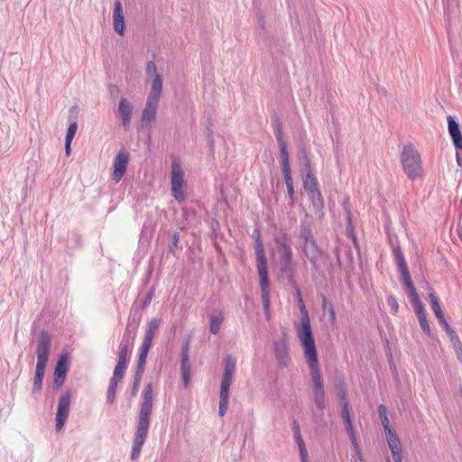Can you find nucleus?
<instances>
[{
    "label": "nucleus",
    "mask_w": 462,
    "mask_h": 462,
    "mask_svg": "<svg viewBox=\"0 0 462 462\" xmlns=\"http://www.w3.org/2000/svg\"><path fill=\"white\" fill-rule=\"evenodd\" d=\"M153 406V390L151 383H147L142 393V402L138 413L137 424L130 458L133 461L139 459L142 448L147 439Z\"/></svg>",
    "instance_id": "nucleus-1"
},
{
    "label": "nucleus",
    "mask_w": 462,
    "mask_h": 462,
    "mask_svg": "<svg viewBox=\"0 0 462 462\" xmlns=\"http://www.w3.org/2000/svg\"><path fill=\"white\" fill-rule=\"evenodd\" d=\"M254 247L256 256V266L260 279V289L263 310L267 317L270 314V291L267 270V260L265 257L264 248L261 241L260 233L255 230L254 233Z\"/></svg>",
    "instance_id": "nucleus-2"
},
{
    "label": "nucleus",
    "mask_w": 462,
    "mask_h": 462,
    "mask_svg": "<svg viewBox=\"0 0 462 462\" xmlns=\"http://www.w3.org/2000/svg\"><path fill=\"white\" fill-rule=\"evenodd\" d=\"M51 352V337L48 332L42 330L39 334L36 347L37 363L33 379L32 393H39L42 387V381L46 365Z\"/></svg>",
    "instance_id": "nucleus-3"
},
{
    "label": "nucleus",
    "mask_w": 462,
    "mask_h": 462,
    "mask_svg": "<svg viewBox=\"0 0 462 462\" xmlns=\"http://www.w3.org/2000/svg\"><path fill=\"white\" fill-rule=\"evenodd\" d=\"M296 333L303 347L304 356L309 366L319 365L310 317L300 318V323L296 325Z\"/></svg>",
    "instance_id": "nucleus-4"
},
{
    "label": "nucleus",
    "mask_w": 462,
    "mask_h": 462,
    "mask_svg": "<svg viewBox=\"0 0 462 462\" xmlns=\"http://www.w3.org/2000/svg\"><path fill=\"white\" fill-rule=\"evenodd\" d=\"M236 360L233 356H227L225 358L224 374L221 381L219 394L218 414L220 417H223L226 414L228 407L229 388L233 383V377L236 372Z\"/></svg>",
    "instance_id": "nucleus-5"
},
{
    "label": "nucleus",
    "mask_w": 462,
    "mask_h": 462,
    "mask_svg": "<svg viewBox=\"0 0 462 462\" xmlns=\"http://www.w3.org/2000/svg\"><path fill=\"white\" fill-rule=\"evenodd\" d=\"M401 162L403 171L409 179L415 180L421 175L422 166L420 156L411 144L403 147L401 154Z\"/></svg>",
    "instance_id": "nucleus-6"
},
{
    "label": "nucleus",
    "mask_w": 462,
    "mask_h": 462,
    "mask_svg": "<svg viewBox=\"0 0 462 462\" xmlns=\"http://www.w3.org/2000/svg\"><path fill=\"white\" fill-rule=\"evenodd\" d=\"M300 237L303 239L302 251L305 256L310 260L313 269L319 270L318 260L320 251L317 242L313 237L311 228L308 224L300 226Z\"/></svg>",
    "instance_id": "nucleus-7"
},
{
    "label": "nucleus",
    "mask_w": 462,
    "mask_h": 462,
    "mask_svg": "<svg viewBox=\"0 0 462 462\" xmlns=\"http://www.w3.org/2000/svg\"><path fill=\"white\" fill-rule=\"evenodd\" d=\"M310 374L313 383V402L319 411H324L326 409L327 403L325 398L324 382L319 372V365L310 366Z\"/></svg>",
    "instance_id": "nucleus-8"
},
{
    "label": "nucleus",
    "mask_w": 462,
    "mask_h": 462,
    "mask_svg": "<svg viewBox=\"0 0 462 462\" xmlns=\"http://www.w3.org/2000/svg\"><path fill=\"white\" fill-rule=\"evenodd\" d=\"M184 171L179 162L174 159L171 163V190L172 197L179 203L183 202L186 199L184 194Z\"/></svg>",
    "instance_id": "nucleus-9"
},
{
    "label": "nucleus",
    "mask_w": 462,
    "mask_h": 462,
    "mask_svg": "<svg viewBox=\"0 0 462 462\" xmlns=\"http://www.w3.org/2000/svg\"><path fill=\"white\" fill-rule=\"evenodd\" d=\"M161 95L162 92H158L157 87H154L153 91H150L141 116L143 127L155 120Z\"/></svg>",
    "instance_id": "nucleus-10"
},
{
    "label": "nucleus",
    "mask_w": 462,
    "mask_h": 462,
    "mask_svg": "<svg viewBox=\"0 0 462 462\" xmlns=\"http://www.w3.org/2000/svg\"><path fill=\"white\" fill-rule=\"evenodd\" d=\"M71 403V394L69 391L63 393L59 399V403L56 412V430H61L69 417V408Z\"/></svg>",
    "instance_id": "nucleus-11"
},
{
    "label": "nucleus",
    "mask_w": 462,
    "mask_h": 462,
    "mask_svg": "<svg viewBox=\"0 0 462 462\" xmlns=\"http://www.w3.org/2000/svg\"><path fill=\"white\" fill-rule=\"evenodd\" d=\"M129 161V152L125 148L121 149L114 159L112 180L115 182L117 183L122 180L126 171Z\"/></svg>",
    "instance_id": "nucleus-12"
},
{
    "label": "nucleus",
    "mask_w": 462,
    "mask_h": 462,
    "mask_svg": "<svg viewBox=\"0 0 462 462\" xmlns=\"http://www.w3.org/2000/svg\"><path fill=\"white\" fill-rule=\"evenodd\" d=\"M68 372V356H60L54 369L53 387L59 390L64 383Z\"/></svg>",
    "instance_id": "nucleus-13"
},
{
    "label": "nucleus",
    "mask_w": 462,
    "mask_h": 462,
    "mask_svg": "<svg viewBox=\"0 0 462 462\" xmlns=\"http://www.w3.org/2000/svg\"><path fill=\"white\" fill-rule=\"evenodd\" d=\"M292 250L281 253V272L290 282H294V264L292 262Z\"/></svg>",
    "instance_id": "nucleus-14"
},
{
    "label": "nucleus",
    "mask_w": 462,
    "mask_h": 462,
    "mask_svg": "<svg viewBox=\"0 0 462 462\" xmlns=\"http://www.w3.org/2000/svg\"><path fill=\"white\" fill-rule=\"evenodd\" d=\"M132 104L125 97H122L118 105L117 116L121 118L122 125L125 130L129 129L132 120Z\"/></svg>",
    "instance_id": "nucleus-15"
},
{
    "label": "nucleus",
    "mask_w": 462,
    "mask_h": 462,
    "mask_svg": "<svg viewBox=\"0 0 462 462\" xmlns=\"http://www.w3.org/2000/svg\"><path fill=\"white\" fill-rule=\"evenodd\" d=\"M341 408V416L346 427V430L349 436L350 441L354 448L356 450V452H359V445L356 437L353 422L351 420L349 405L342 406Z\"/></svg>",
    "instance_id": "nucleus-16"
},
{
    "label": "nucleus",
    "mask_w": 462,
    "mask_h": 462,
    "mask_svg": "<svg viewBox=\"0 0 462 462\" xmlns=\"http://www.w3.org/2000/svg\"><path fill=\"white\" fill-rule=\"evenodd\" d=\"M189 340H187L181 348V360H180V370L181 376L184 383V386L186 387L189 382L190 377V363L189 358Z\"/></svg>",
    "instance_id": "nucleus-17"
},
{
    "label": "nucleus",
    "mask_w": 462,
    "mask_h": 462,
    "mask_svg": "<svg viewBox=\"0 0 462 462\" xmlns=\"http://www.w3.org/2000/svg\"><path fill=\"white\" fill-rule=\"evenodd\" d=\"M385 435L394 462H402V446L398 435L394 430H391V432H385Z\"/></svg>",
    "instance_id": "nucleus-18"
},
{
    "label": "nucleus",
    "mask_w": 462,
    "mask_h": 462,
    "mask_svg": "<svg viewBox=\"0 0 462 462\" xmlns=\"http://www.w3.org/2000/svg\"><path fill=\"white\" fill-rule=\"evenodd\" d=\"M113 25L115 31L119 35H124L125 31V23L122 4L119 0H116L115 2V9L113 13Z\"/></svg>",
    "instance_id": "nucleus-19"
},
{
    "label": "nucleus",
    "mask_w": 462,
    "mask_h": 462,
    "mask_svg": "<svg viewBox=\"0 0 462 462\" xmlns=\"http://www.w3.org/2000/svg\"><path fill=\"white\" fill-rule=\"evenodd\" d=\"M448 133L457 150H462V134L458 123L451 116H448Z\"/></svg>",
    "instance_id": "nucleus-20"
},
{
    "label": "nucleus",
    "mask_w": 462,
    "mask_h": 462,
    "mask_svg": "<svg viewBox=\"0 0 462 462\" xmlns=\"http://www.w3.org/2000/svg\"><path fill=\"white\" fill-rule=\"evenodd\" d=\"M274 354L281 366H287L290 363L288 346L285 340L275 341L273 344Z\"/></svg>",
    "instance_id": "nucleus-21"
},
{
    "label": "nucleus",
    "mask_w": 462,
    "mask_h": 462,
    "mask_svg": "<svg viewBox=\"0 0 462 462\" xmlns=\"http://www.w3.org/2000/svg\"><path fill=\"white\" fill-rule=\"evenodd\" d=\"M146 74L149 78L152 79V87L150 91H153L154 87H157L158 92H162V80L158 73L156 64L153 60L146 63Z\"/></svg>",
    "instance_id": "nucleus-22"
},
{
    "label": "nucleus",
    "mask_w": 462,
    "mask_h": 462,
    "mask_svg": "<svg viewBox=\"0 0 462 462\" xmlns=\"http://www.w3.org/2000/svg\"><path fill=\"white\" fill-rule=\"evenodd\" d=\"M140 317L137 313H131L128 317L126 328L124 332V337L135 339L137 330L139 328Z\"/></svg>",
    "instance_id": "nucleus-23"
},
{
    "label": "nucleus",
    "mask_w": 462,
    "mask_h": 462,
    "mask_svg": "<svg viewBox=\"0 0 462 462\" xmlns=\"http://www.w3.org/2000/svg\"><path fill=\"white\" fill-rule=\"evenodd\" d=\"M225 320L224 313L221 310H213L209 316V331L217 335L221 329V326Z\"/></svg>",
    "instance_id": "nucleus-24"
},
{
    "label": "nucleus",
    "mask_w": 462,
    "mask_h": 462,
    "mask_svg": "<svg viewBox=\"0 0 462 462\" xmlns=\"http://www.w3.org/2000/svg\"><path fill=\"white\" fill-rule=\"evenodd\" d=\"M160 322H161V320L156 318H152L148 322L147 328L145 329V335H144L143 343L152 345V339L154 337L156 331L159 328Z\"/></svg>",
    "instance_id": "nucleus-25"
},
{
    "label": "nucleus",
    "mask_w": 462,
    "mask_h": 462,
    "mask_svg": "<svg viewBox=\"0 0 462 462\" xmlns=\"http://www.w3.org/2000/svg\"><path fill=\"white\" fill-rule=\"evenodd\" d=\"M335 389L337 393L339 403L342 406L349 405L346 394V386L343 378L338 377L335 381Z\"/></svg>",
    "instance_id": "nucleus-26"
},
{
    "label": "nucleus",
    "mask_w": 462,
    "mask_h": 462,
    "mask_svg": "<svg viewBox=\"0 0 462 462\" xmlns=\"http://www.w3.org/2000/svg\"><path fill=\"white\" fill-rule=\"evenodd\" d=\"M279 149L282 174L291 173L290 165V155L286 147V143H280Z\"/></svg>",
    "instance_id": "nucleus-27"
},
{
    "label": "nucleus",
    "mask_w": 462,
    "mask_h": 462,
    "mask_svg": "<svg viewBox=\"0 0 462 462\" xmlns=\"http://www.w3.org/2000/svg\"><path fill=\"white\" fill-rule=\"evenodd\" d=\"M306 167L308 168V171H307L306 175L303 177V186H304L306 192H308L310 190L318 189L319 184H318V181H317L315 176L313 175V172L311 171L309 162H307Z\"/></svg>",
    "instance_id": "nucleus-28"
},
{
    "label": "nucleus",
    "mask_w": 462,
    "mask_h": 462,
    "mask_svg": "<svg viewBox=\"0 0 462 462\" xmlns=\"http://www.w3.org/2000/svg\"><path fill=\"white\" fill-rule=\"evenodd\" d=\"M393 254L399 272L401 273L402 271L408 270L405 257L400 245H397L393 247Z\"/></svg>",
    "instance_id": "nucleus-29"
},
{
    "label": "nucleus",
    "mask_w": 462,
    "mask_h": 462,
    "mask_svg": "<svg viewBox=\"0 0 462 462\" xmlns=\"http://www.w3.org/2000/svg\"><path fill=\"white\" fill-rule=\"evenodd\" d=\"M275 243L279 246L280 253L287 252V250H291L290 246V238L287 234L283 232H280L275 236Z\"/></svg>",
    "instance_id": "nucleus-30"
},
{
    "label": "nucleus",
    "mask_w": 462,
    "mask_h": 462,
    "mask_svg": "<svg viewBox=\"0 0 462 462\" xmlns=\"http://www.w3.org/2000/svg\"><path fill=\"white\" fill-rule=\"evenodd\" d=\"M307 193L315 208L321 209L324 207V200L319 188L310 190Z\"/></svg>",
    "instance_id": "nucleus-31"
},
{
    "label": "nucleus",
    "mask_w": 462,
    "mask_h": 462,
    "mask_svg": "<svg viewBox=\"0 0 462 462\" xmlns=\"http://www.w3.org/2000/svg\"><path fill=\"white\" fill-rule=\"evenodd\" d=\"M151 346H152V345L142 343L140 349H139L136 368L144 369L148 352H149Z\"/></svg>",
    "instance_id": "nucleus-32"
},
{
    "label": "nucleus",
    "mask_w": 462,
    "mask_h": 462,
    "mask_svg": "<svg viewBox=\"0 0 462 462\" xmlns=\"http://www.w3.org/2000/svg\"><path fill=\"white\" fill-rule=\"evenodd\" d=\"M378 413L382 425L383 427L384 433L391 432V430H393V429L390 425V420L387 416V409L383 404H380L378 406Z\"/></svg>",
    "instance_id": "nucleus-33"
},
{
    "label": "nucleus",
    "mask_w": 462,
    "mask_h": 462,
    "mask_svg": "<svg viewBox=\"0 0 462 462\" xmlns=\"http://www.w3.org/2000/svg\"><path fill=\"white\" fill-rule=\"evenodd\" d=\"M429 300L431 304V309H432L437 319H443V317H444L443 312L441 310L439 300L434 292H430L429 294Z\"/></svg>",
    "instance_id": "nucleus-34"
},
{
    "label": "nucleus",
    "mask_w": 462,
    "mask_h": 462,
    "mask_svg": "<svg viewBox=\"0 0 462 462\" xmlns=\"http://www.w3.org/2000/svg\"><path fill=\"white\" fill-rule=\"evenodd\" d=\"M126 365H122V364L117 363L116 367H115V370H114V373H113V376L110 379V381L114 382V383H117L119 382H121V380L123 379L125 371L126 369Z\"/></svg>",
    "instance_id": "nucleus-35"
},
{
    "label": "nucleus",
    "mask_w": 462,
    "mask_h": 462,
    "mask_svg": "<svg viewBox=\"0 0 462 462\" xmlns=\"http://www.w3.org/2000/svg\"><path fill=\"white\" fill-rule=\"evenodd\" d=\"M295 439H296V442H297L298 447H299L301 461L302 462H307L308 452H307V449H306V447H305L304 440H303V439L301 437V434L296 435Z\"/></svg>",
    "instance_id": "nucleus-36"
},
{
    "label": "nucleus",
    "mask_w": 462,
    "mask_h": 462,
    "mask_svg": "<svg viewBox=\"0 0 462 462\" xmlns=\"http://www.w3.org/2000/svg\"><path fill=\"white\" fill-rule=\"evenodd\" d=\"M284 181L286 184L288 195L291 200L294 199V188L291 173L283 174Z\"/></svg>",
    "instance_id": "nucleus-37"
},
{
    "label": "nucleus",
    "mask_w": 462,
    "mask_h": 462,
    "mask_svg": "<svg viewBox=\"0 0 462 462\" xmlns=\"http://www.w3.org/2000/svg\"><path fill=\"white\" fill-rule=\"evenodd\" d=\"M118 383L114 382H109L108 389H107V395H106V402L109 404H112L115 402L116 394V388Z\"/></svg>",
    "instance_id": "nucleus-38"
},
{
    "label": "nucleus",
    "mask_w": 462,
    "mask_h": 462,
    "mask_svg": "<svg viewBox=\"0 0 462 462\" xmlns=\"http://www.w3.org/2000/svg\"><path fill=\"white\" fill-rule=\"evenodd\" d=\"M439 325L444 328V330L447 332V334L451 337V340H453V337H456V333L454 329L450 327V325L446 320L445 317L443 319H438Z\"/></svg>",
    "instance_id": "nucleus-39"
},
{
    "label": "nucleus",
    "mask_w": 462,
    "mask_h": 462,
    "mask_svg": "<svg viewBox=\"0 0 462 462\" xmlns=\"http://www.w3.org/2000/svg\"><path fill=\"white\" fill-rule=\"evenodd\" d=\"M131 350L119 346L117 363L122 365H127L128 354Z\"/></svg>",
    "instance_id": "nucleus-40"
},
{
    "label": "nucleus",
    "mask_w": 462,
    "mask_h": 462,
    "mask_svg": "<svg viewBox=\"0 0 462 462\" xmlns=\"http://www.w3.org/2000/svg\"><path fill=\"white\" fill-rule=\"evenodd\" d=\"M77 130H78V123L77 122H73V123L69 124L68 130H67L65 141L72 142Z\"/></svg>",
    "instance_id": "nucleus-41"
},
{
    "label": "nucleus",
    "mask_w": 462,
    "mask_h": 462,
    "mask_svg": "<svg viewBox=\"0 0 462 462\" xmlns=\"http://www.w3.org/2000/svg\"><path fill=\"white\" fill-rule=\"evenodd\" d=\"M413 303V306L415 308V312H416V315L418 317V319H420L422 317H426V312H425V310H424V306L422 304V302L420 301V299L412 301Z\"/></svg>",
    "instance_id": "nucleus-42"
},
{
    "label": "nucleus",
    "mask_w": 462,
    "mask_h": 462,
    "mask_svg": "<svg viewBox=\"0 0 462 462\" xmlns=\"http://www.w3.org/2000/svg\"><path fill=\"white\" fill-rule=\"evenodd\" d=\"M400 274H401V281L405 285V287L412 284V281H411L409 270L402 271L400 273Z\"/></svg>",
    "instance_id": "nucleus-43"
},
{
    "label": "nucleus",
    "mask_w": 462,
    "mask_h": 462,
    "mask_svg": "<svg viewBox=\"0 0 462 462\" xmlns=\"http://www.w3.org/2000/svg\"><path fill=\"white\" fill-rule=\"evenodd\" d=\"M134 338H130V337H126L123 336L121 342L119 344V346L131 350L134 346Z\"/></svg>",
    "instance_id": "nucleus-44"
},
{
    "label": "nucleus",
    "mask_w": 462,
    "mask_h": 462,
    "mask_svg": "<svg viewBox=\"0 0 462 462\" xmlns=\"http://www.w3.org/2000/svg\"><path fill=\"white\" fill-rule=\"evenodd\" d=\"M387 303L390 306L393 312L396 313L399 309V304L394 296L391 295L387 297Z\"/></svg>",
    "instance_id": "nucleus-45"
},
{
    "label": "nucleus",
    "mask_w": 462,
    "mask_h": 462,
    "mask_svg": "<svg viewBox=\"0 0 462 462\" xmlns=\"http://www.w3.org/2000/svg\"><path fill=\"white\" fill-rule=\"evenodd\" d=\"M275 135L278 142V145H280V143H285L283 140L282 128L281 124H277L275 126Z\"/></svg>",
    "instance_id": "nucleus-46"
},
{
    "label": "nucleus",
    "mask_w": 462,
    "mask_h": 462,
    "mask_svg": "<svg viewBox=\"0 0 462 462\" xmlns=\"http://www.w3.org/2000/svg\"><path fill=\"white\" fill-rule=\"evenodd\" d=\"M418 320H419L420 326L421 329L423 330V332L430 334V324L427 320V318L422 317L420 319H418Z\"/></svg>",
    "instance_id": "nucleus-47"
},
{
    "label": "nucleus",
    "mask_w": 462,
    "mask_h": 462,
    "mask_svg": "<svg viewBox=\"0 0 462 462\" xmlns=\"http://www.w3.org/2000/svg\"><path fill=\"white\" fill-rule=\"evenodd\" d=\"M179 239H180L179 233H177V232L174 233L173 236H172V241H171V245H169V252L170 253H172V254L174 253L175 248L178 245Z\"/></svg>",
    "instance_id": "nucleus-48"
},
{
    "label": "nucleus",
    "mask_w": 462,
    "mask_h": 462,
    "mask_svg": "<svg viewBox=\"0 0 462 462\" xmlns=\"http://www.w3.org/2000/svg\"><path fill=\"white\" fill-rule=\"evenodd\" d=\"M406 290H407V291H408V293H409V295L411 297V302L416 300H418V299H420L419 295H418V293L416 291V288L413 285V283L411 285H410V286H407Z\"/></svg>",
    "instance_id": "nucleus-49"
},
{
    "label": "nucleus",
    "mask_w": 462,
    "mask_h": 462,
    "mask_svg": "<svg viewBox=\"0 0 462 462\" xmlns=\"http://www.w3.org/2000/svg\"><path fill=\"white\" fill-rule=\"evenodd\" d=\"M298 303H299V308H300V318L310 317L309 312L306 309L303 298L298 300Z\"/></svg>",
    "instance_id": "nucleus-50"
},
{
    "label": "nucleus",
    "mask_w": 462,
    "mask_h": 462,
    "mask_svg": "<svg viewBox=\"0 0 462 462\" xmlns=\"http://www.w3.org/2000/svg\"><path fill=\"white\" fill-rule=\"evenodd\" d=\"M153 297H154V289L152 288L146 294L145 299L143 302V308H146L148 305H150Z\"/></svg>",
    "instance_id": "nucleus-51"
},
{
    "label": "nucleus",
    "mask_w": 462,
    "mask_h": 462,
    "mask_svg": "<svg viewBox=\"0 0 462 462\" xmlns=\"http://www.w3.org/2000/svg\"><path fill=\"white\" fill-rule=\"evenodd\" d=\"M144 369L136 368L134 382L140 383L143 374Z\"/></svg>",
    "instance_id": "nucleus-52"
},
{
    "label": "nucleus",
    "mask_w": 462,
    "mask_h": 462,
    "mask_svg": "<svg viewBox=\"0 0 462 462\" xmlns=\"http://www.w3.org/2000/svg\"><path fill=\"white\" fill-rule=\"evenodd\" d=\"M256 23L257 24L259 25V27H261L262 29H263L265 27V20H264V17L262 14H257L256 15Z\"/></svg>",
    "instance_id": "nucleus-53"
},
{
    "label": "nucleus",
    "mask_w": 462,
    "mask_h": 462,
    "mask_svg": "<svg viewBox=\"0 0 462 462\" xmlns=\"http://www.w3.org/2000/svg\"><path fill=\"white\" fill-rule=\"evenodd\" d=\"M334 254L337 259L335 266H337V268H340L341 267V260H340V253H339L338 248L334 249Z\"/></svg>",
    "instance_id": "nucleus-54"
},
{
    "label": "nucleus",
    "mask_w": 462,
    "mask_h": 462,
    "mask_svg": "<svg viewBox=\"0 0 462 462\" xmlns=\"http://www.w3.org/2000/svg\"><path fill=\"white\" fill-rule=\"evenodd\" d=\"M291 284L293 285V287L295 289L297 300L300 299H302L300 289L299 285L297 284L296 281L294 280V282H291Z\"/></svg>",
    "instance_id": "nucleus-55"
},
{
    "label": "nucleus",
    "mask_w": 462,
    "mask_h": 462,
    "mask_svg": "<svg viewBox=\"0 0 462 462\" xmlns=\"http://www.w3.org/2000/svg\"><path fill=\"white\" fill-rule=\"evenodd\" d=\"M328 314H329L330 321L332 323L335 322L336 321V312H335L334 307L332 305H329Z\"/></svg>",
    "instance_id": "nucleus-56"
},
{
    "label": "nucleus",
    "mask_w": 462,
    "mask_h": 462,
    "mask_svg": "<svg viewBox=\"0 0 462 462\" xmlns=\"http://www.w3.org/2000/svg\"><path fill=\"white\" fill-rule=\"evenodd\" d=\"M292 430H293L295 436L300 434V424L298 423L297 420H294L292 423Z\"/></svg>",
    "instance_id": "nucleus-57"
},
{
    "label": "nucleus",
    "mask_w": 462,
    "mask_h": 462,
    "mask_svg": "<svg viewBox=\"0 0 462 462\" xmlns=\"http://www.w3.org/2000/svg\"><path fill=\"white\" fill-rule=\"evenodd\" d=\"M329 305H331L326 297L322 300V309L328 311Z\"/></svg>",
    "instance_id": "nucleus-58"
},
{
    "label": "nucleus",
    "mask_w": 462,
    "mask_h": 462,
    "mask_svg": "<svg viewBox=\"0 0 462 462\" xmlns=\"http://www.w3.org/2000/svg\"><path fill=\"white\" fill-rule=\"evenodd\" d=\"M70 145L71 142L65 141V151L67 155H69L70 153Z\"/></svg>",
    "instance_id": "nucleus-59"
},
{
    "label": "nucleus",
    "mask_w": 462,
    "mask_h": 462,
    "mask_svg": "<svg viewBox=\"0 0 462 462\" xmlns=\"http://www.w3.org/2000/svg\"><path fill=\"white\" fill-rule=\"evenodd\" d=\"M139 385H140V383H137V382L133 383V395L136 394Z\"/></svg>",
    "instance_id": "nucleus-60"
},
{
    "label": "nucleus",
    "mask_w": 462,
    "mask_h": 462,
    "mask_svg": "<svg viewBox=\"0 0 462 462\" xmlns=\"http://www.w3.org/2000/svg\"><path fill=\"white\" fill-rule=\"evenodd\" d=\"M109 88H110L111 91H112V89H116L117 90L116 86H115V85H109Z\"/></svg>",
    "instance_id": "nucleus-61"
},
{
    "label": "nucleus",
    "mask_w": 462,
    "mask_h": 462,
    "mask_svg": "<svg viewBox=\"0 0 462 462\" xmlns=\"http://www.w3.org/2000/svg\"><path fill=\"white\" fill-rule=\"evenodd\" d=\"M457 357H458L459 361H461V362H462V355H459V354H458Z\"/></svg>",
    "instance_id": "nucleus-62"
}]
</instances>
